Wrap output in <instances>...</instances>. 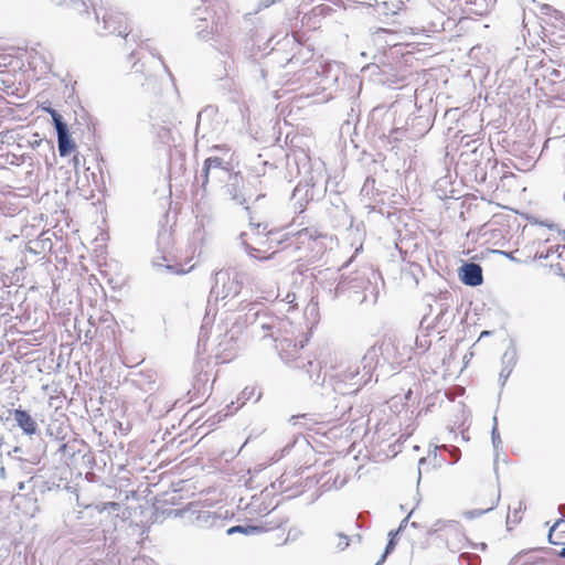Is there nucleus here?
<instances>
[{"instance_id": "f257e3e1", "label": "nucleus", "mask_w": 565, "mask_h": 565, "mask_svg": "<svg viewBox=\"0 0 565 565\" xmlns=\"http://www.w3.org/2000/svg\"><path fill=\"white\" fill-rule=\"evenodd\" d=\"M243 243L248 253L257 259H268L277 253L278 245L282 242L279 231L260 232L257 227L243 233Z\"/></svg>"}, {"instance_id": "f03ea898", "label": "nucleus", "mask_w": 565, "mask_h": 565, "mask_svg": "<svg viewBox=\"0 0 565 565\" xmlns=\"http://www.w3.org/2000/svg\"><path fill=\"white\" fill-rule=\"evenodd\" d=\"M103 534L104 546L107 551V556L117 558L118 565H127L130 554L138 550L141 535L132 537L129 532H100Z\"/></svg>"}, {"instance_id": "7ed1b4c3", "label": "nucleus", "mask_w": 565, "mask_h": 565, "mask_svg": "<svg viewBox=\"0 0 565 565\" xmlns=\"http://www.w3.org/2000/svg\"><path fill=\"white\" fill-rule=\"evenodd\" d=\"M373 350L379 352V358L383 364H387L392 370L401 369L409 359L406 358V348L391 339L383 340L376 347H373Z\"/></svg>"}, {"instance_id": "20e7f679", "label": "nucleus", "mask_w": 565, "mask_h": 565, "mask_svg": "<svg viewBox=\"0 0 565 565\" xmlns=\"http://www.w3.org/2000/svg\"><path fill=\"white\" fill-rule=\"evenodd\" d=\"M241 290L242 284L236 277H232L228 274H220L212 288V294L216 299L231 300L238 296Z\"/></svg>"}, {"instance_id": "39448f33", "label": "nucleus", "mask_w": 565, "mask_h": 565, "mask_svg": "<svg viewBox=\"0 0 565 565\" xmlns=\"http://www.w3.org/2000/svg\"><path fill=\"white\" fill-rule=\"evenodd\" d=\"M103 22L104 28L109 34H116L119 36H127L129 31L127 17L113 9H103Z\"/></svg>"}, {"instance_id": "423d86ee", "label": "nucleus", "mask_w": 565, "mask_h": 565, "mask_svg": "<svg viewBox=\"0 0 565 565\" xmlns=\"http://www.w3.org/2000/svg\"><path fill=\"white\" fill-rule=\"evenodd\" d=\"M49 113L51 114L53 118V122L55 126V129L57 131V143H58V151L62 157H65L70 154L72 151L75 150V143L71 139V137L67 134V129L65 124L62 121L61 115L54 110L49 109Z\"/></svg>"}, {"instance_id": "0eeeda50", "label": "nucleus", "mask_w": 565, "mask_h": 565, "mask_svg": "<svg viewBox=\"0 0 565 565\" xmlns=\"http://www.w3.org/2000/svg\"><path fill=\"white\" fill-rule=\"evenodd\" d=\"M460 280L468 286H480L483 282L482 268L475 263H468L459 269Z\"/></svg>"}, {"instance_id": "6e6552de", "label": "nucleus", "mask_w": 565, "mask_h": 565, "mask_svg": "<svg viewBox=\"0 0 565 565\" xmlns=\"http://www.w3.org/2000/svg\"><path fill=\"white\" fill-rule=\"evenodd\" d=\"M13 415L17 424L26 435L35 434L36 423L26 411L15 409Z\"/></svg>"}, {"instance_id": "1a4fd4ad", "label": "nucleus", "mask_w": 565, "mask_h": 565, "mask_svg": "<svg viewBox=\"0 0 565 565\" xmlns=\"http://www.w3.org/2000/svg\"><path fill=\"white\" fill-rule=\"evenodd\" d=\"M145 63L136 62L134 64L135 73H139L141 75H145V83H141V85H146L147 88L152 92L153 94H157L160 92V87L158 84V81L156 79L154 74L151 72V70L145 71L143 70Z\"/></svg>"}, {"instance_id": "9d476101", "label": "nucleus", "mask_w": 565, "mask_h": 565, "mask_svg": "<svg viewBox=\"0 0 565 565\" xmlns=\"http://www.w3.org/2000/svg\"><path fill=\"white\" fill-rule=\"evenodd\" d=\"M213 168L225 169L223 160L218 157H210V158L205 159L203 169H202V188L204 190L209 183L210 171Z\"/></svg>"}, {"instance_id": "9b49d317", "label": "nucleus", "mask_w": 565, "mask_h": 565, "mask_svg": "<svg viewBox=\"0 0 565 565\" xmlns=\"http://www.w3.org/2000/svg\"><path fill=\"white\" fill-rule=\"evenodd\" d=\"M62 6L70 11L88 13L89 8L93 6V0H62Z\"/></svg>"}, {"instance_id": "f8f14e48", "label": "nucleus", "mask_w": 565, "mask_h": 565, "mask_svg": "<svg viewBox=\"0 0 565 565\" xmlns=\"http://www.w3.org/2000/svg\"><path fill=\"white\" fill-rule=\"evenodd\" d=\"M420 520H422V513L419 511L412 510L408 513V515L403 520V522L401 523V525L398 526L397 530H407L408 527L418 529V527L426 526L424 523L420 522Z\"/></svg>"}, {"instance_id": "ddd939ff", "label": "nucleus", "mask_w": 565, "mask_h": 565, "mask_svg": "<svg viewBox=\"0 0 565 565\" xmlns=\"http://www.w3.org/2000/svg\"><path fill=\"white\" fill-rule=\"evenodd\" d=\"M497 502H498V494L494 491H492L488 498V501L481 508H479L478 510H475V511L465 512V516L468 519L479 516V515L494 509V507L497 505Z\"/></svg>"}, {"instance_id": "4468645a", "label": "nucleus", "mask_w": 565, "mask_h": 565, "mask_svg": "<svg viewBox=\"0 0 565 565\" xmlns=\"http://www.w3.org/2000/svg\"><path fill=\"white\" fill-rule=\"evenodd\" d=\"M99 513L107 515L114 514L116 518H125L127 514V509H124L119 503L117 502H106L103 503L99 508Z\"/></svg>"}, {"instance_id": "2eb2a0df", "label": "nucleus", "mask_w": 565, "mask_h": 565, "mask_svg": "<svg viewBox=\"0 0 565 565\" xmlns=\"http://www.w3.org/2000/svg\"><path fill=\"white\" fill-rule=\"evenodd\" d=\"M547 540L553 545H561L562 548L556 552L561 558H565V532H547Z\"/></svg>"}, {"instance_id": "dca6fc26", "label": "nucleus", "mask_w": 565, "mask_h": 565, "mask_svg": "<svg viewBox=\"0 0 565 565\" xmlns=\"http://www.w3.org/2000/svg\"><path fill=\"white\" fill-rule=\"evenodd\" d=\"M401 532H388V540L385 546L384 553L381 556V561H385V558L395 550L398 543V535Z\"/></svg>"}, {"instance_id": "f3484780", "label": "nucleus", "mask_w": 565, "mask_h": 565, "mask_svg": "<svg viewBox=\"0 0 565 565\" xmlns=\"http://www.w3.org/2000/svg\"><path fill=\"white\" fill-rule=\"evenodd\" d=\"M279 302H282L287 306V309L286 311H291V310H295L297 309L298 307V303H297V297H296V294L295 292H287L286 296L279 300Z\"/></svg>"}, {"instance_id": "a211bd4d", "label": "nucleus", "mask_w": 565, "mask_h": 565, "mask_svg": "<svg viewBox=\"0 0 565 565\" xmlns=\"http://www.w3.org/2000/svg\"><path fill=\"white\" fill-rule=\"evenodd\" d=\"M541 12L543 14L554 17L555 19L561 20L562 22L565 20L564 14L561 11L551 7L550 4H543L541 7Z\"/></svg>"}, {"instance_id": "6ab92c4d", "label": "nucleus", "mask_w": 565, "mask_h": 565, "mask_svg": "<svg viewBox=\"0 0 565 565\" xmlns=\"http://www.w3.org/2000/svg\"><path fill=\"white\" fill-rule=\"evenodd\" d=\"M131 565H158L152 558L145 556V555H138L131 557Z\"/></svg>"}, {"instance_id": "aec40b11", "label": "nucleus", "mask_w": 565, "mask_h": 565, "mask_svg": "<svg viewBox=\"0 0 565 565\" xmlns=\"http://www.w3.org/2000/svg\"><path fill=\"white\" fill-rule=\"evenodd\" d=\"M291 532H288L287 536L285 539H281L278 536L277 539L273 540V544L276 546H281L287 544L288 542H294L298 539L300 532H295L294 535H290Z\"/></svg>"}, {"instance_id": "412c9836", "label": "nucleus", "mask_w": 565, "mask_h": 565, "mask_svg": "<svg viewBox=\"0 0 565 565\" xmlns=\"http://www.w3.org/2000/svg\"><path fill=\"white\" fill-rule=\"evenodd\" d=\"M337 536H338V545H337L338 548L340 551L345 550L349 546V537L343 532H339Z\"/></svg>"}, {"instance_id": "4be33fe9", "label": "nucleus", "mask_w": 565, "mask_h": 565, "mask_svg": "<svg viewBox=\"0 0 565 565\" xmlns=\"http://www.w3.org/2000/svg\"><path fill=\"white\" fill-rule=\"evenodd\" d=\"M501 168H502L501 180H503V179H505L508 177L514 178V174L512 172L508 171L509 166L507 163H501Z\"/></svg>"}, {"instance_id": "5701e85b", "label": "nucleus", "mask_w": 565, "mask_h": 565, "mask_svg": "<svg viewBox=\"0 0 565 565\" xmlns=\"http://www.w3.org/2000/svg\"><path fill=\"white\" fill-rule=\"evenodd\" d=\"M525 553H526V552H525V551H523V552H520V553H518L516 555H514V556L511 558V561H510L509 565H515V564L519 562V559L521 558V556H522L523 554H525Z\"/></svg>"}, {"instance_id": "b1692460", "label": "nucleus", "mask_w": 565, "mask_h": 565, "mask_svg": "<svg viewBox=\"0 0 565 565\" xmlns=\"http://www.w3.org/2000/svg\"><path fill=\"white\" fill-rule=\"evenodd\" d=\"M230 530H258L257 526L243 527L242 525L232 526Z\"/></svg>"}, {"instance_id": "393cba45", "label": "nucleus", "mask_w": 565, "mask_h": 565, "mask_svg": "<svg viewBox=\"0 0 565 565\" xmlns=\"http://www.w3.org/2000/svg\"><path fill=\"white\" fill-rule=\"evenodd\" d=\"M476 547H479L481 551H486L487 550V544L486 543H479V544H476L475 545Z\"/></svg>"}, {"instance_id": "a878e982", "label": "nucleus", "mask_w": 565, "mask_h": 565, "mask_svg": "<svg viewBox=\"0 0 565 565\" xmlns=\"http://www.w3.org/2000/svg\"><path fill=\"white\" fill-rule=\"evenodd\" d=\"M401 4L402 3L394 6V8L391 9V12L395 14L401 9Z\"/></svg>"}, {"instance_id": "bb28decb", "label": "nucleus", "mask_w": 565, "mask_h": 565, "mask_svg": "<svg viewBox=\"0 0 565 565\" xmlns=\"http://www.w3.org/2000/svg\"><path fill=\"white\" fill-rule=\"evenodd\" d=\"M214 148L220 149V150H225V151L230 150L228 147H226V146H215Z\"/></svg>"}, {"instance_id": "cd10ccee", "label": "nucleus", "mask_w": 565, "mask_h": 565, "mask_svg": "<svg viewBox=\"0 0 565 565\" xmlns=\"http://www.w3.org/2000/svg\"><path fill=\"white\" fill-rule=\"evenodd\" d=\"M561 521H562V520H557V521H556V522L551 526V529H550V530H551V531H554V530L556 529V526H558V524H559V522H561Z\"/></svg>"}, {"instance_id": "c85d7f7f", "label": "nucleus", "mask_w": 565, "mask_h": 565, "mask_svg": "<svg viewBox=\"0 0 565 565\" xmlns=\"http://www.w3.org/2000/svg\"><path fill=\"white\" fill-rule=\"evenodd\" d=\"M195 210L198 213H203V209L200 206L199 203L195 204Z\"/></svg>"}, {"instance_id": "c756f323", "label": "nucleus", "mask_w": 565, "mask_h": 565, "mask_svg": "<svg viewBox=\"0 0 565 565\" xmlns=\"http://www.w3.org/2000/svg\"><path fill=\"white\" fill-rule=\"evenodd\" d=\"M151 61H152V63L154 64V66L157 67V66H158V64H159V60L157 61V60L154 58V56H152V57H151Z\"/></svg>"}, {"instance_id": "7c9ffc66", "label": "nucleus", "mask_w": 565, "mask_h": 565, "mask_svg": "<svg viewBox=\"0 0 565 565\" xmlns=\"http://www.w3.org/2000/svg\"><path fill=\"white\" fill-rule=\"evenodd\" d=\"M361 3L371 4L369 0H359Z\"/></svg>"}, {"instance_id": "2f4dec72", "label": "nucleus", "mask_w": 565, "mask_h": 565, "mask_svg": "<svg viewBox=\"0 0 565 565\" xmlns=\"http://www.w3.org/2000/svg\"><path fill=\"white\" fill-rule=\"evenodd\" d=\"M241 533L245 534V535H249V534H253L254 532L246 531V532H241Z\"/></svg>"}, {"instance_id": "473e14b6", "label": "nucleus", "mask_w": 565, "mask_h": 565, "mask_svg": "<svg viewBox=\"0 0 565 565\" xmlns=\"http://www.w3.org/2000/svg\"><path fill=\"white\" fill-rule=\"evenodd\" d=\"M384 561H381V558L377 561L375 565H381Z\"/></svg>"}, {"instance_id": "72a5a7b5", "label": "nucleus", "mask_w": 565, "mask_h": 565, "mask_svg": "<svg viewBox=\"0 0 565 565\" xmlns=\"http://www.w3.org/2000/svg\"><path fill=\"white\" fill-rule=\"evenodd\" d=\"M382 4H383L384 7H386V6H387V1H383V2H382Z\"/></svg>"}]
</instances>
